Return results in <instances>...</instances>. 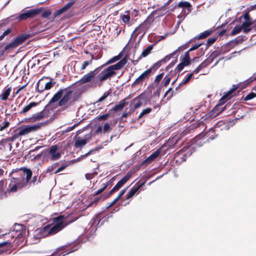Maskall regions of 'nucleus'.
I'll list each match as a JSON object with an SVG mask.
<instances>
[{"instance_id": "obj_1", "label": "nucleus", "mask_w": 256, "mask_h": 256, "mask_svg": "<svg viewBox=\"0 0 256 256\" xmlns=\"http://www.w3.org/2000/svg\"><path fill=\"white\" fill-rule=\"evenodd\" d=\"M66 217L60 215L52 218V223L48 224L40 230V233L43 236L54 235L62 230L65 226Z\"/></svg>"}, {"instance_id": "obj_2", "label": "nucleus", "mask_w": 256, "mask_h": 256, "mask_svg": "<svg viewBox=\"0 0 256 256\" xmlns=\"http://www.w3.org/2000/svg\"><path fill=\"white\" fill-rule=\"evenodd\" d=\"M72 91L66 88H61L54 94L49 104H52L59 100L58 106L64 109L67 108L71 105L70 100L72 98Z\"/></svg>"}, {"instance_id": "obj_3", "label": "nucleus", "mask_w": 256, "mask_h": 256, "mask_svg": "<svg viewBox=\"0 0 256 256\" xmlns=\"http://www.w3.org/2000/svg\"><path fill=\"white\" fill-rule=\"evenodd\" d=\"M30 173L28 172L27 176L26 178L12 177L10 183L8 184L7 188L8 194L11 192H16L18 190H22L26 188V185L29 183L28 180L30 178Z\"/></svg>"}, {"instance_id": "obj_4", "label": "nucleus", "mask_w": 256, "mask_h": 256, "mask_svg": "<svg viewBox=\"0 0 256 256\" xmlns=\"http://www.w3.org/2000/svg\"><path fill=\"white\" fill-rule=\"evenodd\" d=\"M56 82L49 77H43L37 83V88L40 92L50 90L54 86Z\"/></svg>"}, {"instance_id": "obj_5", "label": "nucleus", "mask_w": 256, "mask_h": 256, "mask_svg": "<svg viewBox=\"0 0 256 256\" xmlns=\"http://www.w3.org/2000/svg\"><path fill=\"white\" fill-rule=\"evenodd\" d=\"M42 10L43 8H42L27 10H22V13L16 17V19L18 21H21L26 20L29 18H34L39 14Z\"/></svg>"}, {"instance_id": "obj_6", "label": "nucleus", "mask_w": 256, "mask_h": 256, "mask_svg": "<svg viewBox=\"0 0 256 256\" xmlns=\"http://www.w3.org/2000/svg\"><path fill=\"white\" fill-rule=\"evenodd\" d=\"M25 230L22 224H15L12 230L8 233V235H10L12 238H20L25 233Z\"/></svg>"}, {"instance_id": "obj_7", "label": "nucleus", "mask_w": 256, "mask_h": 256, "mask_svg": "<svg viewBox=\"0 0 256 256\" xmlns=\"http://www.w3.org/2000/svg\"><path fill=\"white\" fill-rule=\"evenodd\" d=\"M145 183V181L143 182L142 183H140V182H138L136 184V185L133 188H132L130 190V191L126 194L125 196L126 198L124 200V206H126V204H130V200H129V199L131 198L132 196H133L144 185Z\"/></svg>"}, {"instance_id": "obj_8", "label": "nucleus", "mask_w": 256, "mask_h": 256, "mask_svg": "<svg viewBox=\"0 0 256 256\" xmlns=\"http://www.w3.org/2000/svg\"><path fill=\"white\" fill-rule=\"evenodd\" d=\"M18 170L22 171L24 176L26 175V176H27V174H28V172H29L31 174L30 178L29 180H28L29 183L26 185V188L27 187L29 188L32 186V184H35V182L37 180V176H34L32 178V180H31V178H32V172L30 169L26 168L25 167H22L20 168L13 169L12 170V172L10 174V176H12V174H14V172H18Z\"/></svg>"}, {"instance_id": "obj_9", "label": "nucleus", "mask_w": 256, "mask_h": 256, "mask_svg": "<svg viewBox=\"0 0 256 256\" xmlns=\"http://www.w3.org/2000/svg\"><path fill=\"white\" fill-rule=\"evenodd\" d=\"M116 72H112L108 68L102 70L96 77V84L100 82H102L106 80L115 76Z\"/></svg>"}, {"instance_id": "obj_10", "label": "nucleus", "mask_w": 256, "mask_h": 256, "mask_svg": "<svg viewBox=\"0 0 256 256\" xmlns=\"http://www.w3.org/2000/svg\"><path fill=\"white\" fill-rule=\"evenodd\" d=\"M62 154V150L58 145H54L50 147L48 151V155L50 158L59 159Z\"/></svg>"}, {"instance_id": "obj_11", "label": "nucleus", "mask_w": 256, "mask_h": 256, "mask_svg": "<svg viewBox=\"0 0 256 256\" xmlns=\"http://www.w3.org/2000/svg\"><path fill=\"white\" fill-rule=\"evenodd\" d=\"M104 66V65H102L96 68L94 70L91 71L86 74H85L80 80L81 83L84 84L90 82Z\"/></svg>"}, {"instance_id": "obj_12", "label": "nucleus", "mask_w": 256, "mask_h": 256, "mask_svg": "<svg viewBox=\"0 0 256 256\" xmlns=\"http://www.w3.org/2000/svg\"><path fill=\"white\" fill-rule=\"evenodd\" d=\"M42 124V123H39L36 124L34 126H26L22 128V130H20L19 131L18 134L19 136H24L30 132H34L38 130L41 128Z\"/></svg>"}, {"instance_id": "obj_13", "label": "nucleus", "mask_w": 256, "mask_h": 256, "mask_svg": "<svg viewBox=\"0 0 256 256\" xmlns=\"http://www.w3.org/2000/svg\"><path fill=\"white\" fill-rule=\"evenodd\" d=\"M129 176H125L122 178L116 185L106 194V198L110 197L116 192L118 191L121 187H122L128 180Z\"/></svg>"}, {"instance_id": "obj_14", "label": "nucleus", "mask_w": 256, "mask_h": 256, "mask_svg": "<svg viewBox=\"0 0 256 256\" xmlns=\"http://www.w3.org/2000/svg\"><path fill=\"white\" fill-rule=\"evenodd\" d=\"M152 161H142V162L134 166L132 170H130L126 174V176H129L128 179L132 176L138 171L142 167H146Z\"/></svg>"}, {"instance_id": "obj_15", "label": "nucleus", "mask_w": 256, "mask_h": 256, "mask_svg": "<svg viewBox=\"0 0 256 256\" xmlns=\"http://www.w3.org/2000/svg\"><path fill=\"white\" fill-rule=\"evenodd\" d=\"M94 172L90 173L85 174V178L87 180L92 179L95 176L98 174V172L96 171L99 168V164L96 162V161H92V164L90 165Z\"/></svg>"}, {"instance_id": "obj_16", "label": "nucleus", "mask_w": 256, "mask_h": 256, "mask_svg": "<svg viewBox=\"0 0 256 256\" xmlns=\"http://www.w3.org/2000/svg\"><path fill=\"white\" fill-rule=\"evenodd\" d=\"M214 52L210 56V57L206 59V60L204 61L202 64H200L192 72L194 73H198L199 71H200L202 68H206L210 63H211L213 60V59L215 58L216 54H214Z\"/></svg>"}, {"instance_id": "obj_17", "label": "nucleus", "mask_w": 256, "mask_h": 256, "mask_svg": "<svg viewBox=\"0 0 256 256\" xmlns=\"http://www.w3.org/2000/svg\"><path fill=\"white\" fill-rule=\"evenodd\" d=\"M145 101L144 96L141 94L136 98H134L130 103V105L133 106L134 110H136L140 108Z\"/></svg>"}, {"instance_id": "obj_18", "label": "nucleus", "mask_w": 256, "mask_h": 256, "mask_svg": "<svg viewBox=\"0 0 256 256\" xmlns=\"http://www.w3.org/2000/svg\"><path fill=\"white\" fill-rule=\"evenodd\" d=\"M190 62V57L188 52L185 53L184 57L182 59V61L178 65L177 69L178 72L181 71L184 66H188Z\"/></svg>"}, {"instance_id": "obj_19", "label": "nucleus", "mask_w": 256, "mask_h": 256, "mask_svg": "<svg viewBox=\"0 0 256 256\" xmlns=\"http://www.w3.org/2000/svg\"><path fill=\"white\" fill-rule=\"evenodd\" d=\"M188 150V148H184L178 151L174 154L175 158L180 157L179 158L182 159V160H186L188 156L192 154V153L186 152Z\"/></svg>"}, {"instance_id": "obj_20", "label": "nucleus", "mask_w": 256, "mask_h": 256, "mask_svg": "<svg viewBox=\"0 0 256 256\" xmlns=\"http://www.w3.org/2000/svg\"><path fill=\"white\" fill-rule=\"evenodd\" d=\"M126 63V58H122L118 63L115 64L110 66L108 68L112 71V72H116L114 70H120L122 68Z\"/></svg>"}, {"instance_id": "obj_21", "label": "nucleus", "mask_w": 256, "mask_h": 256, "mask_svg": "<svg viewBox=\"0 0 256 256\" xmlns=\"http://www.w3.org/2000/svg\"><path fill=\"white\" fill-rule=\"evenodd\" d=\"M151 72L152 68H148V70L144 72L138 78H137L136 80L133 84L136 85L142 82L144 79L149 76Z\"/></svg>"}, {"instance_id": "obj_22", "label": "nucleus", "mask_w": 256, "mask_h": 256, "mask_svg": "<svg viewBox=\"0 0 256 256\" xmlns=\"http://www.w3.org/2000/svg\"><path fill=\"white\" fill-rule=\"evenodd\" d=\"M185 48V47H178V48L175 51H174L172 53L166 56L164 58H162L161 60L160 61V62H165L169 60L174 56L176 55L178 52L182 50Z\"/></svg>"}, {"instance_id": "obj_23", "label": "nucleus", "mask_w": 256, "mask_h": 256, "mask_svg": "<svg viewBox=\"0 0 256 256\" xmlns=\"http://www.w3.org/2000/svg\"><path fill=\"white\" fill-rule=\"evenodd\" d=\"M45 115L44 112H42L40 113H38L34 114L31 118H29V122H33L38 120H40L43 119L45 118Z\"/></svg>"}, {"instance_id": "obj_24", "label": "nucleus", "mask_w": 256, "mask_h": 256, "mask_svg": "<svg viewBox=\"0 0 256 256\" xmlns=\"http://www.w3.org/2000/svg\"><path fill=\"white\" fill-rule=\"evenodd\" d=\"M88 139L78 138L75 142L74 146L76 148H81L88 142Z\"/></svg>"}, {"instance_id": "obj_25", "label": "nucleus", "mask_w": 256, "mask_h": 256, "mask_svg": "<svg viewBox=\"0 0 256 256\" xmlns=\"http://www.w3.org/2000/svg\"><path fill=\"white\" fill-rule=\"evenodd\" d=\"M128 188H124L119 193L118 196L111 202L110 204L108 206V208H110L114 205L116 202L122 198V196L124 194L127 190Z\"/></svg>"}, {"instance_id": "obj_26", "label": "nucleus", "mask_w": 256, "mask_h": 256, "mask_svg": "<svg viewBox=\"0 0 256 256\" xmlns=\"http://www.w3.org/2000/svg\"><path fill=\"white\" fill-rule=\"evenodd\" d=\"M147 30L145 28L144 24H142L138 26L136 28L133 32L132 34L135 36H137L143 32H146Z\"/></svg>"}, {"instance_id": "obj_27", "label": "nucleus", "mask_w": 256, "mask_h": 256, "mask_svg": "<svg viewBox=\"0 0 256 256\" xmlns=\"http://www.w3.org/2000/svg\"><path fill=\"white\" fill-rule=\"evenodd\" d=\"M38 103L36 102H32L28 105L24 106L20 114H25L30 110L32 107L36 106L38 105Z\"/></svg>"}, {"instance_id": "obj_28", "label": "nucleus", "mask_w": 256, "mask_h": 256, "mask_svg": "<svg viewBox=\"0 0 256 256\" xmlns=\"http://www.w3.org/2000/svg\"><path fill=\"white\" fill-rule=\"evenodd\" d=\"M107 193H104L102 196L95 198L93 201L90 202V204H89V206H92L94 204H96L100 200H104L108 198H106Z\"/></svg>"}, {"instance_id": "obj_29", "label": "nucleus", "mask_w": 256, "mask_h": 256, "mask_svg": "<svg viewBox=\"0 0 256 256\" xmlns=\"http://www.w3.org/2000/svg\"><path fill=\"white\" fill-rule=\"evenodd\" d=\"M154 44H150L147 48L144 50L140 55V58H145L148 56L153 48Z\"/></svg>"}, {"instance_id": "obj_30", "label": "nucleus", "mask_w": 256, "mask_h": 256, "mask_svg": "<svg viewBox=\"0 0 256 256\" xmlns=\"http://www.w3.org/2000/svg\"><path fill=\"white\" fill-rule=\"evenodd\" d=\"M153 22L154 19L152 18V17L148 16V18L146 19V20L143 22L142 24L145 27V28L148 30L152 24Z\"/></svg>"}, {"instance_id": "obj_31", "label": "nucleus", "mask_w": 256, "mask_h": 256, "mask_svg": "<svg viewBox=\"0 0 256 256\" xmlns=\"http://www.w3.org/2000/svg\"><path fill=\"white\" fill-rule=\"evenodd\" d=\"M26 36H21L17 37L14 42L16 45V46H18L19 45L21 44L22 43H23L25 40H26Z\"/></svg>"}, {"instance_id": "obj_32", "label": "nucleus", "mask_w": 256, "mask_h": 256, "mask_svg": "<svg viewBox=\"0 0 256 256\" xmlns=\"http://www.w3.org/2000/svg\"><path fill=\"white\" fill-rule=\"evenodd\" d=\"M126 104V102L124 100L120 101L118 104L115 106L113 110L115 111L120 110H122Z\"/></svg>"}, {"instance_id": "obj_33", "label": "nucleus", "mask_w": 256, "mask_h": 256, "mask_svg": "<svg viewBox=\"0 0 256 256\" xmlns=\"http://www.w3.org/2000/svg\"><path fill=\"white\" fill-rule=\"evenodd\" d=\"M122 56V53H120L118 55L115 56L108 60L106 63L104 65L109 64L112 63L114 62H115L120 60Z\"/></svg>"}, {"instance_id": "obj_34", "label": "nucleus", "mask_w": 256, "mask_h": 256, "mask_svg": "<svg viewBox=\"0 0 256 256\" xmlns=\"http://www.w3.org/2000/svg\"><path fill=\"white\" fill-rule=\"evenodd\" d=\"M160 150H158L151 154L146 160H153L158 157L160 154Z\"/></svg>"}, {"instance_id": "obj_35", "label": "nucleus", "mask_w": 256, "mask_h": 256, "mask_svg": "<svg viewBox=\"0 0 256 256\" xmlns=\"http://www.w3.org/2000/svg\"><path fill=\"white\" fill-rule=\"evenodd\" d=\"M10 92L11 89L10 88H8L0 96V99L2 100H6L9 96Z\"/></svg>"}, {"instance_id": "obj_36", "label": "nucleus", "mask_w": 256, "mask_h": 256, "mask_svg": "<svg viewBox=\"0 0 256 256\" xmlns=\"http://www.w3.org/2000/svg\"><path fill=\"white\" fill-rule=\"evenodd\" d=\"M251 24L252 23L248 21L245 22L242 24V28L244 29V32L247 33L250 30V28H248Z\"/></svg>"}, {"instance_id": "obj_37", "label": "nucleus", "mask_w": 256, "mask_h": 256, "mask_svg": "<svg viewBox=\"0 0 256 256\" xmlns=\"http://www.w3.org/2000/svg\"><path fill=\"white\" fill-rule=\"evenodd\" d=\"M108 218H100V216H96V217L95 218V221L98 220V223L96 224L97 226H100L102 224H104V222H105L106 220H108Z\"/></svg>"}, {"instance_id": "obj_38", "label": "nucleus", "mask_w": 256, "mask_h": 256, "mask_svg": "<svg viewBox=\"0 0 256 256\" xmlns=\"http://www.w3.org/2000/svg\"><path fill=\"white\" fill-rule=\"evenodd\" d=\"M211 32L208 30H206L202 33H201L199 36H198L195 38L197 39H202L206 38L210 34Z\"/></svg>"}, {"instance_id": "obj_39", "label": "nucleus", "mask_w": 256, "mask_h": 256, "mask_svg": "<svg viewBox=\"0 0 256 256\" xmlns=\"http://www.w3.org/2000/svg\"><path fill=\"white\" fill-rule=\"evenodd\" d=\"M70 164V162L68 163V161L66 162L64 164H63L62 166H60L54 172V174H56L62 170H64L66 166H68Z\"/></svg>"}, {"instance_id": "obj_40", "label": "nucleus", "mask_w": 256, "mask_h": 256, "mask_svg": "<svg viewBox=\"0 0 256 256\" xmlns=\"http://www.w3.org/2000/svg\"><path fill=\"white\" fill-rule=\"evenodd\" d=\"M194 74V73L192 72L188 74L186 78L183 80V81L180 84V86L184 85L186 84L192 78Z\"/></svg>"}, {"instance_id": "obj_41", "label": "nucleus", "mask_w": 256, "mask_h": 256, "mask_svg": "<svg viewBox=\"0 0 256 256\" xmlns=\"http://www.w3.org/2000/svg\"><path fill=\"white\" fill-rule=\"evenodd\" d=\"M242 30V26H235L231 32L232 35H236L240 33Z\"/></svg>"}, {"instance_id": "obj_42", "label": "nucleus", "mask_w": 256, "mask_h": 256, "mask_svg": "<svg viewBox=\"0 0 256 256\" xmlns=\"http://www.w3.org/2000/svg\"><path fill=\"white\" fill-rule=\"evenodd\" d=\"M152 110V109L150 108H146V109H144L142 112L140 114V115L138 116V118H140L144 116L147 114L149 113H150Z\"/></svg>"}, {"instance_id": "obj_43", "label": "nucleus", "mask_w": 256, "mask_h": 256, "mask_svg": "<svg viewBox=\"0 0 256 256\" xmlns=\"http://www.w3.org/2000/svg\"><path fill=\"white\" fill-rule=\"evenodd\" d=\"M178 6L180 8H189L191 6L190 4L188 2H180L178 4Z\"/></svg>"}, {"instance_id": "obj_44", "label": "nucleus", "mask_w": 256, "mask_h": 256, "mask_svg": "<svg viewBox=\"0 0 256 256\" xmlns=\"http://www.w3.org/2000/svg\"><path fill=\"white\" fill-rule=\"evenodd\" d=\"M59 166V163L58 162L53 164L52 166H48L47 168L46 172H51L55 170L56 168Z\"/></svg>"}, {"instance_id": "obj_45", "label": "nucleus", "mask_w": 256, "mask_h": 256, "mask_svg": "<svg viewBox=\"0 0 256 256\" xmlns=\"http://www.w3.org/2000/svg\"><path fill=\"white\" fill-rule=\"evenodd\" d=\"M121 19L123 22L126 24H128L130 20V16L128 14H123L120 16Z\"/></svg>"}, {"instance_id": "obj_46", "label": "nucleus", "mask_w": 256, "mask_h": 256, "mask_svg": "<svg viewBox=\"0 0 256 256\" xmlns=\"http://www.w3.org/2000/svg\"><path fill=\"white\" fill-rule=\"evenodd\" d=\"M93 56H92V59L88 61H84L81 68V70H84L86 68V66L92 63Z\"/></svg>"}, {"instance_id": "obj_47", "label": "nucleus", "mask_w": 256, "mask_h": 256, "mask_svg": "<svg viewBox=\"0 0 256 256\" xmlns=\"http://www.w3.org/2000/svg\"><path fill=\"white\" fill-rule=\"evenodd\" d=\"M17 47L16 45L14 43V42L13 41L12 42L9 44L7 46H6L4 48V50H6L9 49H14Z\"/></svg>"}, {"instance_id": "obj_48", "label": "nucleus", "mask_w": 256, "mask_h": 256, "mask_svg": "<svg viewBox=\"0 0 256 256\" xmlns=\"http://www.w3.org/2000/svg\"><path fill=\"white\" fill-rule=\"evenodd\" d=\"M102 187L94 192V196H96L102 194L106 188V186L102 185Z\"/></svg>"}, {"instance_id": "obj_49", "label": "nucleus", "mask_w": 256, "mask_h": 256, "mask_svg": "<svg viewBox=\"0 0 256 256\" xmlns=\"http://www.w3.org/2000/svg\"><path fill=\"white\" fill-rule=\"evenodd\" d=\"M256 97V94L254 92H251L249 94H248L245 98L244 100H250Z\"/></svg>"}, {"instance_id": "obj_50", "label": "nucleus", "mask_w": 256, "mask_h": 256, "mask_svg": "<svg viewBox=\"0 0 256 256\" xmlns=\"http://www.w3.org/2000/svg\"><path fill=\"white\" fill-rule=\"evenodd\" d=\"M110 130H111V128H110V126L109 124L106 123L104 126V128H103L104 132V133L108 132L110 131Z\"/></svg>"}, {"instance_id": "obj_51", "label": "nucleus", "mask_w": 256, "mask_h": 256, "mask_svg": "<svg viewBox=\"0 0 256 256\" xmlns=\"http://www.w3.org/2000/svg\"><path fill=\"white\" fill-rule=\"evenodd\" d=\"M110 92H105L103 96L100 97L98 100V101L96 102H102L103 100H104L110 94Z\"/></svg>"}, {"instance_id": "obj_52", "label": "nucleus", "mask_w": 256, "mask_h": 256, "mask_svg": "<svg viewBox=\"0 0 256 256\" xmlns=\"http://www.w3.org/2000/svg\"><path fill=\"white\" fill-rule=\"evenodd\" d=\"M233 90H230L226 94H225L224 96L220 100V102H222L226 100H227L228 99V97L229 96L232 94Z\"/></svg>"}, {"instance_id": "obj_53", "label": "nucleus", "mask_w": 256, "mask_h": 256, "mask_svg": "<svg viewBox=\"0 0 256 256\" xmlns=\"http://www.w3.org/2000/svg\"><path fill=\"white\" fill-rule=\"evenodd\" d=\"M8 189H6V190H4L2 192V194L0 195V198L4 199L8 197Z\"/></svg>"}, {"instance_id": "obj_54", "label": "nucleus", "mask_w": 256, "mask_h": 256, "mask_svg": "<svg viewBox=\"0 0 256 256\" xmlns=\"http://www.w3.org/2000/svg\"><path fill=\"white\" fill-rule=\"evenodd\" d=\"M170 79H171V78L170 76H166L164 77V86H166L168 84L170 83Z\"/></svg>"}, {"instance_id": "obj_55", "label": "nucleus", "mask_w": 256, "mask_h": 256, "mask_svg": "<svg viewBox=\"0 0 256 256\" xmlns=\"http://www.w3.org/2000/svg\"><path fill=\"white\" fill-rule=\"evenodd\" d=\"M75 2V0H72L68 4H67L64 6L63 7V9H65L66 10L70 8L74 4Z\"/></svg>"}, {"instance_id": "obj_56", "label": "nucleus", "mask_w": 256, "mask_h": 256, "mask_svg": "<svg viewBox=\"0 0 256 256\" xmlns=\"http://www.w3.org/2000/svg\"><path fill=\"white\" fill-rule=\"evenodd\" d=\"M172 88H170L164 94V96H166L168 95V99H170L172 98V92H170V91L172 90Z\"/></svg>"}, {"instance_id": "obj_57", "label": "nucleus", "mask_w": 256, "mask_h": 256, "mask_svg": "<svg viewBox=\"0 0 256 256\" xmlns=\"http://www.w3.org/2000/svg\"><path fill=\"white\" fill-rule=\"evenodd\" d=\"M6 185V182L4 180H2L0 181V190L2 192L4 190V186Z\"/></svg>"}, {"instance_id": "obj_58", "label": "nucleus", "mask_w": 256, "mask_h": 256, "mask_svg": "<svg viewBox=\"0 0 256 256\" xmlns=\"http://www.w3.org/2000/svg\"><path fill=\"white\" fill-rule=\"evenodd\" d=\"M10 125V122H5L4 125L2 126H0V131H2L6 128H8Z\"/></svg>"}, {"instance_id": "obj_59", "label": "nucleus", "mask_w": 256, "mask_h": 256, "mask_svg": "<svg viewBox=\"0 0 256 256\" xmlns=\"http://www.w3.org/2000/svg\"><path fill=\"white\" fill-rule=\"evenodd\" d=\"M51 14V12L50 10H46L42 14V17L44 18H48Z\"/></svg>"}, {"instance_id": "obj_60", "label": "nucleus", "mask_w": 256, "mask_h": 256, "mask_svg": "<svg viewBox=\"0 0 256 256\" xmlns=\"http://www.w3.org/2000/svg\"><path fill=\"white\" fill-rule=\"evenodd\" d=\"M163 76V73L160 74L158 75L155 79V82L157 83L159 82L162 78Z\"/></svg>"}, {"instance_id": "obj_61", "label": "nucleus", "mask_w": 256, "mask_h": 256, "mask_svg": "<svg viewBox=\"0 0 256 256\" xmlns=\"http://www.w3.org/2000/svg\"><path fill=\"white\" fill-rule=\"evenodd\" d=\"M202 44H194V46H193L190 50H189L188 51V52H191V51H192V50H196Z\"/></svg>"}, {"instance_id": "obj_62", "label": "nucleus", "mask_w": 256, "mask_h": 256, "mask_svg": "<svg viewBox=\"0 0 256 256\" xmlns=\"http://www.w3.org/2000/svg\"><path fill=\"white\" fill-rule=\"evenodd\" d=\"M114 180V178H112V179H110V180L107 182L106 184H102L104 186H106V188L108 186H110L112 184L113 181Z\"/></svg>"}, {"instance_id": "obj_63", "label": "nucleus", "mask_w": 256, "mask_h": 256, "mask_svg": "<svg viewBox=\"0 0 256 256\" xmlns=\"http://www.w3.org/2000/svg\"><path fill=\"white\" fill-rule=\"evenodd\" d=\"M216 38H208L207 40V44L208 46H210V45L212 44L216 41Z\"/></svg>"}, {"instance_id": "obj_64", "label": "nucleus", "mask_w": 256, "mask_h": 256, "mask_svg": "<svg viewBox=\"0 0 256 256\" xmlns=\"http://www.w3.org/2000/svg\"><path fill=\"white\" fill-rule=\"evenodd\" d=\"M108 116H109V114H105L99 116L98 120H105L108 118Z\"/></svg>"}]
</instances>
